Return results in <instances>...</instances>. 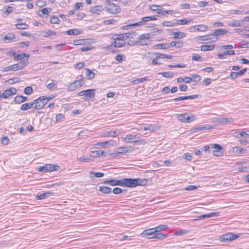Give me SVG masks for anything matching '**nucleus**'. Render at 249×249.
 I'll return each mask as SVG.
<instances>
[{"mask_svg":"<svg viewBox=\"0 0 249 249\" xmlns=\"http://www.w3.org/2000/svg\"><path fill=\"white\" fill-rule=\"evenodd\" d=\"M178 119L184 123H190L196 120L195 115L189 113L181 114L178 116Z\"/></svg>","mask_w":249,"mask_h":249,"instance_id":"obj_5","label":"nucleus"},{"mask_svg":"<svg viewBox=\"0 0 249 249\" xmlns=\"http://www.w3.org/2000/svg\"><path fill=\"white\" fill-rule=\"evenodd\" d=\"M29 56H29V54H26L25 53H23L22 54H16V55L15 56V57H14V59H17L18 60H22L25 57H26L27 58V60H28L29 58Z\"/></svg>","mask_w":249,"mask_h":249,"instance_id":"obj_32","label":"nucleus"},{"mask_svg":"<svg viewBox=\"0 0 249 249\" xmlns=\"http://www.w3.org/2000/svg\"><path fill=\"white\" fill-rule=\"evenodd\" d=\"M146 80H147V79L146 77L139 78V79H137L133 80L132 81V83L134 84H138L140 82H142L145 81Z\"/></svg>","mask_w":249,"mask_h":249,"instance_id":"obj_55","label":"nucleus"},{"mask_svg":"<svg viewBox=\"0 0 249 249\" xmlns=\"http://www.w3.org/2000/svg\"><path fill=\"white\" fill-rule=\"evenodd\" d=\"M84 84L83 80H76L74 82L71 83L68 87L69 91H72L74 90L76 88L81 87Z\"/></svg>","mask_w":249,"mask_h":249,"instance_id":"obj_8","label":"nucleus"},{"mask_svg":"<svg viewBox=\"0 0 249 249\" xmlns=\"http://www.w3.org/2000/svg\"><path fill=\"white\" fill-rule=\"evenodd\" d=\"M124 140L129 142H136L139 141L140 138L138 137L136 135H127L126 137L124 138Z\"/></svg>","mask_w":249,"mask_h":249,"instance_id":"obj_10","label":"nucleus"},{"mask_svg":"<svg viewBox=\"0 0 249 249\" xmlns=\"http://www.w3.org/2000/svg\"><path fill=\"white\" fill-rule=\"evenodd\" d=\"M54 96L52 97H45V96H41L35 100L33 102L34 108L36 109H40L43 108L44 106L48 103V102L54 98Z\"/></svg>","mask_w":249,"mask_h":249,"instance_id":"obj_2","label":"nucleus"},{"mask_svg":"<svg viewBox=\"0 0 249 249\" xmlns=\"http://www.w3.org/2000/svg\"><path fill=\"white\" fill-rule=\"evenodd\" d=\"M149 9L152 11H160L161 10V6L158 5H153L149 6Z\"/></svg>","mask_w":249,"mask_h":249,"instance_id":"obj_48","label":"nucleus"},{"mask_svg":"<svg viewBox=\"0 0 249 249\" xmlns=\"http://www.w3.org/2000/svg\"><path fill=\"white\" fill-rule=\"evenodd\" d=\"M46 165L48 172H53L56 171L59 167V166L57 165H53L52 164H47Z\"/></svg>","mask_w":249,"mask_h":249,"instance_id":"obj_27","label":"nucleus"},{"mask_svg":"<svg viewBox=\"0 0 249 249\" xmlns=\"http://www.w3.org/2000/svg\"><path fill=\"white\" fill-rule=\"evenodd\" d=\"M110 185L112 186L119 185L123 186V179L120 180L111 179Z\"/></svg>","mask_w":249,"mask_h":249,"instance_id":"obj_30","label":"nucleus"},{"mask_svg":"<svg viewBox=\"0 0 249 249\" xmlns=\"http://www.w3.org/2000/svg\"><path fill=\"white\" fill-rule=\"evenodd\" d=\"M106 3H108V4L106 7L107 12L111 14H116L120 12L121 8L119 6L114 3L110 2L108 0L106 1Z\"/></svg>","mask_w":249,"mask_h":249,"instance_id":"obj_4","label":"nucleus"},{"mask_svg":"<svg viewBox=\"0 0 249 249\" xmlns=\"http://www.w3.org/2000/svg\"><path fill=\"white\" fill-rule=\"evenodd\" d=\"M92 153L93 154H95V155L92 156V157H99L100 156H106V154L104 151H92Z\"/></svg>","mask_w":249,"mask_h":249,"instance_id":"obj_43","label":"nucleus"},{"mask_svg":"<svg viewBox=\"0 0 249 249\" xmlns=\"http://www.w3.org/2000/svg\"><path fill=\"white\" fill-rule=\"evenodd\" d=\"M117 131H105L103 132L102 135L101 137H115L117 135H118L119 133H117Z\"/></svg>","mask_w":249,"mask_h":249,"instance_id":"obj_13","label":"nucleus"},{"mask_svg":"<svg viewBox=\"0 0 249 249\" xmlns=\"http://www.w3.org/2000/svg\"><path fill=\"white\" fill-rule=\"evenodd\" d=\"M157 129V127L153 124H150L148 125L147 127L144 126L143 129L144 130H150L151 131H154Z\"/></svg>","mask_w":249,"mask_h":249,"instance_id":"obj_47","label":"nucleus"},{"mask_svg":"<svg viewBox=\"0 0 249 249\" xmlns=\"http://www.w3.org/2000/svg\"><path fill=\"white\" fill-rule=\"evenodd\" d=\"M218 121L221 123L226 124L231 123L232 121V119L229 118H220L218 119Z\"/></svg>","mask_w":249,"mask_h":249,"instance_id":"obj_40","label":"nucleus"},{"mask_svg":"<svg viewBox=\"0 0 249 249\" xmlns=\"http://www.w3.org/2000/svg\"><path fill=\"white\" fill-rule=\"evenodd\" d=\"M188 232V231L184 230H180L178 231H177L173 233V235H179L181 234H186Z\"/></svg>","mask_w":249,"mask_h":249,"instance_id":"obj_56","label":"nucleus"},{"mask_svg":"<svg viewBox=\"0 0 249 249\" xmlns=\"http://www.w3.org/2000/svg\"><path fill=\"white\" fill-rule=\"evenodd\" d=\"M197 38V40L200 42L204 41H209L211 39V38L209 37V36H198Z\"/></svg>","mask_w":249,"mask_h":249,"instance_id":"obj_41","label":"nucleus"},{"mask_svg":"<svg viewBox=\"0 0 249 249\" xmlns=\"http://www.w3.org/2000/svg\"><path fill=\"white\" fill-rule=\"evenodd\" d=\"M174 35V38L175 39H181L184 37L185 36V34L182 32H174L173 33Z\"/></svg>","mask_w":249,"mask_h":249,"instance_id":"obj_33","label":"nucleus"},{"mask_svg":"<svg viewBox=\"0 0 249 249\" xmlns=\"http://www.w3.org/2000/svg\"><path fill=\"white\" fill-rule=\"evenodd\" d=\"M155 232L156 231H155L153 228L146 229L142 231V235L143 237L147 235H154Z\"/></svg>","mask_w":249,"mask_h":249,"instance_id":"obj_15","label":"nucleus"},{"mask_svg":"<svg viewBox=\"0 0 249 249\" xmlns=\"http://www.w3.org/2000/svg\"><path fill=\"white\" fill-rule=\"evenodd\" d=\"M46 83H47V87L49 89H52L53 87L55 85L54 81L53 80H49L48 79L47 80Z\"/></svg>","mask_w":249,"mask_h":249,"instance_id":"obj_45","label":"nucleus"},{"mask_svg":"<svg viewBox=\"0 0 249 249\" xmlns=\"http://www.w3.org/2000/svg\"><path fill=\"white\" fill-rule=\"evenodd\" d=\"M197 94H194L193 95L191 96H182V97H179L176 98H175L173 99L174 101H181L185 99H195L197 98Z\"/></svg>","mask_w":249,"mask_h":249,"instance_id":"obj_16","label":"nucleus"},{"mask_svg":"<svg viewBox=\"0 0 249 249\" xmlns=\"http://www.w3.org/2000/svg\"><path fill=\"white\" fill-rule=\"evenodd\" d=\"M85 74L89 79H91L95 76V73L89 69H85Z\"/></svg>","mask_w":249,"mask_h":249,"instance_id":"obj_24","label":"nucleus"},{"mask_svg":"<svg viewBox=\"0 0 249 249\" xmlns=\"http://www.w3.org/2000/svg\"><path fill=\"white\" fill-rule=\"evenodd\" d=\"M201 79V77L199 75L194 74L192 75L191 77V80L194 81L195 82H198L200 81Z\"/></svg>","mask_w":249,"mask_h":249,"instance_id":"obj_59","label":"nucleus"},{"mask_svg":"<svg viewBox=\"0 0 249 249\" xmlns=\"http://www.w3.org/2000/svg\"><path fill=\"white\" fill-rule=\"evenodd\" d=\"M78 161L79 162H89L90 161L92 160L90 158H85V157H81L78 158L77 159Z\"/></svg>","mask_w":249,"mask_h":249,"instance_id":"obj_50","label":"nucleus"},{"mask_svg":"<svg viewBox=\"0 0 249 249\" xmlns=\"http://www.w3.org/2000/svg\"><path fill=\"white\" fill-rule=\"evenodd\" d=\"M25 66V63L22 62L21 63L15 64L12 65H10L8 67L4 68L3 70V71H16L24 68Z\"/></svg>","mask_w":249,"mask_h":249,"instance_id":"obj_7","label":"nucleus"},{"mask_svg":"<svg viewBox=\"0 0 249 249\" xmlns=\"http://www.w3.org/2000/svg\"><path fill=\"white\" fill-rule=\"evenodd\" d=\"M112 192L113 194L118 195L121 194L122 192V190L120 188L115 187L113 189Z\"/></svg>","mask_w":249,"mask_h":249,"instance_id":"obj_63","label":"nucleus"},{"mask_svg":"<svg viewBox=\"0 0 249 249\" xmlns=\"http://www.w3.org/2000/svg\"><path fill=\"white\" fill-rule=\"evenodd\" d=\"M159 74L162 75L164 77L169 78L173 77V74L170 72H163L159 73Z\"/></svg>","mask_w":249,"mask_h":249,"instance_id":"obj_51","label":"nucleus"},{"mask_svg":"<svg viewBox=\"0 0 249 249\" xmlns=\"http://www.w3.org/2000/svg\"><path fill=\"white\" fill-rule=\"evenodd\" d=\"M153 48L154 49H167L170 48V46L168 43H162L155 45Z\"/></svg>","mask_w":249,"mask_h":249,"instance_id":"obj_17","label":"nucleus"},{"mask_svg":"<svg viewBox=\"0 0 249 249\" xmlns=\"http://www.w3.org/2000/svg\"><path fill=\"white\" fill-rule=\"evenodd\" d=\"M99 92V91H98L97 89H89L82 90L80 91L79 93H91L92 92Z\"/></svg>","mask_w":249,"mask_h":249,"instance_id":"obj_49","label":"nucleus"},{"mask_svg":"<svg viewBox=\"0 0 249 249\" xmlns=\"http://www.w3.org/2000/svg\"><path fill=\"white\" fill-rule=\"evenodd\" d=\"M162 25L166 27H173L176 25V22H173L170 21H165L162 23Z\"/></svg>","mask_w":249,"mask_h":249,"instance_id":"obj_44","label":"nucleus"},{"mask_svg":"<svg viewBox=\"0 0 249 249\" xmlns=\"http://www.w3.org/2000/svg\"><path fill=\"white\" fill-rule=\"evenodd\" d=\"M73 43L75 45H80L84 44L85 41L84 39H78L74 40Z\"/></svg>","mask_w":249,"mask_h":249,"instance_id":"obj_58","label":"nucleus"},{"mask_svg":"<svg viewBox=\"0 0 249 249\" xmlns=\"http://www.w3.org/2000/svg\"><path fill=\"white\" fill-rule=\"evenodd\" d=\"M55 32L53 31H43L42 32V35L44 37H47L55 35Z\"/></svg>","mask_w":249,"mask_h":249,"instance_id":"obj_38","label":"nucleus"},{"mask_svg":"<svg viewBox=\"0 0 249 249\" xmlns=\"http://www.w3.org/2000/svg\"><path fill=\"white\" fill-rule=\"evenodd\" d=\"M247 150L246 149L241 148L239 146H236L233 148V152L236 153H246Z\"/></svg>","mask_w":249,"mask_h":249,"instance_id":"obj_25","label":"nucleus"},{"mask_svg":"<svg viewBox=\"0 0 249 249\" xmlns=\"http://www.w3.org/2000/svg\"><path fill=\"white\" fill-rule=\"evenodd\" d=\"M64 118V115L63 114L59 113L56 116V121L59 122L61 121Z\"/></svg>","mask_w":249,"mask_h":249,"instance_id":"obj_64","label":"nucleus"},{"mask_svg":"<svg viewBox=\"0 0 249 249\" xmlns=\"http://www.w3.org/2000/svg\"><path fill=\"white\" fill-rule=\"evenodd\" d=\"M212 128V127H210L209 125H205V126H198V127H195V128H193L192 130H191V131L193 132L196 133V132H197L199 131H202L203 130H208Z\"/></svg>","mask_w":249,"mask_h":249,"instance_id":"obj_18","label":"nucleus"},{"mask_svg":"<svg viewBox=\"0 0 249 249\" xmlns=\"http://www.w3.org/2000/svg\"><path fill=\"white\" fill-rule=\"evenodd\" d=\"M101 6H95L92 7L90 10L91 12L93 13H96L97 14H99L101 12Z\"/></svg>","mask_w":249,"mask_h":249,"instance_id":"obj_39","label":"nucleus"},{"mask_svg":"<svg viewBox=\"0 0 249 249\" xmlns=\"http://www.w3.org/2000/svg\"><path fill=\"white\" fill-rule=\"evenodd\" d=\"M17 89L14 88H10L5 90L2 93H16Z\"/></svg>","mask_w":249,"mask_h":249,"instance_id":"obj_46","label":"nucleus"},{"mask_svg":"<svg viewBox=\"0 0 249 249\" xmlns=\"http://www.w3.org/2000/svg\"><path fill=\"white\" fill-rule=\"evenodd\" d=\"M50 21L52 23L57 24L59 21V19L57 17L55 16H53L50 18Z\"/></svg>","mask_w":249,"mask_h":249,"instance_id":"obj_57","label":"nucleus"},{"mask_svg":"<svg viewBox=\"0 0 249 249\" xmlns=\"http://www.w3.org/2000/svg\"><path fill=\"white\" fill-rule=\"evenodd\" d=\"M16 27L18 29H26L29 27V25L26 23H18L16 24Z\"/></svg>","mask_w":249,"mask_h":249,"instance_id":"obj_42","label":"nucleus"},{"mask_svg":"<svg viewBox=\"0 0 249 249\" xmlns=\"http://www.w3.org/2000/svg\"><path fill=\"white\" fill-rule=\"evenodd\" d=\"M14 8L12 6H8L7 10L4 12V14L6 16H8L10 13L13 11Z\"/></svg>","mask_w":249,"mask_h":249,"instance_id":"obj_62","label":"nucleus"},{"mask_svg":"<svg viewBox=\"0 0 249 249\" xmlns=\"http://www.w3.org/2000/svg\"><path fill=\"white\" fill-rule=\"evenodd\" d=\"M213 148H215L213 151V154L215 156H219L223 154V151L221 146L218 144H213L212 145Z\"/></svg>","mask_w":249,"mask_h":249,"instance_id":"obj_9","label":"nucleus"},{"mask_svg":"<svg viewBox=\"0 0 249 249\" xmlns=\"http://www.w3.org/2000/svg\"><path fill=\"white\" fill-rule=\"evenodd\" d=\"M192 21V20H187L186 19L177 20L176 22V25L177 24L185 25Z\"/></svg>","mask_w":249,"mask_h":249,"instance_id":"obj_37","label":"nucleus"},{"mask_svg":"<svg viewBox=\"0 0 249 249\" xmlns=\"http://www.w3.org/2000/svg\"><path fill=\"white\" fill-rule=\"evenodd\" d=\"M168 236V234H165L161 233L159 232H155L154 235L152 237H149L150 239H164Z\"/></svg>","mask_w":249,"mask_h":249,"instance_id":"obj_11","label":"nucleus"},{"mask_svg":"<svg viewBox=\"0 0 249 249\" xmlns=\"http://www.w3.org/2000/svg\"><path fill=\"white\" fill-rule=\"evenodd\" d=\"M219 215H220V212L212 213H210L209 214H202L199 216H198L197 219H205V218H210V217H213V216H218Z\"/></svg>","mask_w":249,"mask_h":249,"instance_id":"obj_12","label":"nucleus"},{"mask_svg":"<svg viewBox=\"0 0 249 249\" xmlns=\"http://www.w3.org/2000/svg\"><path fill=\"white\" fill-rule=\"evenodd\" d=\"M139 25H140V24L137 23H133V24H128V25H125V26H123L122 27V29H123V30H128L129 28H130L131 27L137 26H139Z\"/></svg>","mask_w":249,"mask_h":249,"instance_id":"obj_52","label":"nucleus"},{"mask_svg":"<svg viewBox=\"0 0 249 249\" xmlns=\"http://www.w3.org/2000/svg\"><path fill=\"white\" fill-rule=\"evenodd\" d=\"M15 38V36L13 33H9L6 36H5L3 38V39L4 40H7V42H11L14 41V39Z\"/></svg>","mask_w":249,"mask_h":249,"instance_id":"obj_22","label":"nucleus"},{"mask_svg":"<svg viewBox=\"0 0 249 249\" xmlns=\"http://www.w3.org/2000/svg\"><path fill=\"white\" fill-rule=\"evenodd\" d=\"M239 236L231 232L224 234L219 237L221 242L231 241L238 238Z\"/></svg>","mask_w":249,"mask_h":249,"instance_id":"obj_6","label":"nucleus"},{"mask_svg":"<svg viewBox=\"0 0 249 249\" xmlns=\"http://www.w3.org/2000/svg\"><path fill=\"white\" fill-rule=\"evenodd\" d=\"M215 47L214 45H202L200 47V49L202 51H211L214 49Z\"/></svg>","mask_w":249,"mask_h":249,"instance_id":"obj_31","label":"nucleus"},{"mask_svg":"<svg viewBox=\"0 0 249 249\" xmlns=\"http://www.w3.org/2000/svg\"><path fill=\"white\" fill-rule=\"evenodd\" d=\"M99 191L103 194H107L111 193V188L107 186H101L99 187Z\"/></svg>","mask_w":249,"mask_h":249,"instance_id":"obj_20","label":"nucleus"},{"mask_svg":"<svg viewBox=\"0 0 249 249\" xmlns=\"http://www.w3.org/2000/svg\"><path fill=\"white\" fill-rule=\"evenodd\" d=\"M227 33H228V31L227 30H224V29H216V30H215L213 33L212 34V35L220 36V35L226 34Z\"/></svg>","mask_w":249,"mask_h":249,"instance_id":"obj_23","label":"nucleus"},{"mask_svg":"<svg viewBox=\"0 0 249 249\" xmlns=\"http://www.w3.org/2000/svg\"><path fill=\"white\" fill-rule=\"evenodd\" d=\"M168 228V226L166 225H161L159 226H157L155 228H154L153 229L156 232H160L164 230H166Z\"/></svg>","mask_w":249,"mask_h":249,"instance_id":"obj_34","label":"nucleus"},{"mask_svg":"<svg viewBox=\"0 0 249 249\" xmlns=\"http://www.w3.org/2000/svg\"><path fill=\"white\" fill-rule=\"evenodd\" d=\"M89 175L90 178H101L104 176V173L101 172L95 173L93 171H90L89 173Z\"/></svg>","mask_w":249,"mask_h":249,"instance_id":"obj_21","label":"nucleus"},{"mask_svg":"<svg viewBox=\"0 0 249 249\" xmlns=\"http://www.w3.org/2000/svg\"><path fill=\"white\" fill-rule=\"evenodd\" d=\"M229 25L231 27H241V24H240L239 21L237 20H234L232 22L230 23Z\"/></svg>","mask_w":249,"mask_h":249,"instance_id":"obj_54","label":"nucleus"},{"mask_svg":"<svg viewBox=\"0 0 249 249\" xmlns=\"http://www.w3.org/2000/svg\"><path fill=\"white\" fill-rule=\"evenodd\" d=\"M147 182V180L144 178H123V186L132 188L137 186H144Z\"/></svg>","mask_w":249,"mask_h":249,"instance_id":"obj_1","label":"nucleus"},{"mask_svg":"<svg viewBox=\"0 0 249 249\" xmlns=\"http://www.w3.org/2000/svg\"><path fill=\"white\" fill-rule=\"evenodd\" d=\"M153 54H154L155 55L156 59L164 58L165 54L160 53H154Z\"/></svg>","mask_w":249,"mask_h":249,"instance_id":"obj_60","label":"nucleus"},{"mask_svg":"<svg viewBox=\"0 0 249 249\" xmlns=\"http://www.w3.org/2000/svg\"><path fill=\"white\" fill-rule=\"evenodd\" d=\"M66 34L68 35H77L80 34L81 32L77 29H71L66 31Z\"/></svg>","mask_w":249,"mask_h":249,"instance_id":"obj_28","label":"nucleus"},{"mask_svg":"<svg viewBox=\"0 0 249 249\" xmlns=\"http://www.w3.org/2000/svg\"><path fill=\"white\" fill-rule=\"evenodd\" d=\"M245 136H249V130L247 131L246 132L245 131H242L240 132H236L234 133L233 136L239 138L241 137H243Z\"/></svg>","mask_w":249,"mask_h":249,"instance_id":"obj_19","label":"nucleus"},{"mask_svg":"<svg viewBox=\"0 0 249 249\" xmlns=\"http://www.w3.org/2000/svg\"><path fill=\"white\" fill-rule=\"evenodd\" d=\"M125 44V42L124 40H121L119 41V40L114 39V41L113 42L111 43V45H113L115 47H121L124 46Z\"/></svg>","mask_w":249,"mask_h":249,"instance_id":"obj_14","label":"nucleus"},{"mask_svg":"<svg viewBox=\"0 0 249 249\" xmlns=\"http://www.w3.org/2000/svg\"><path fill=\"white\" fill-rule=\"evenodd\" d=\"M197 26L198 27L196 29L197 31H205L208 28L207 26L204 25H199Z\"/></svg>","mask_w":249,"mask_h":249,"instance_id":"obj_61","label":"nucleus"},{"mask_svg":"<svg viewBox=\"0 0 249 249\" xmlns=\"http://www.w3.org/2000/svg\"><path fill=\"white\" fill-rule=\"evenodd\" d=\"M127 150H128V148L127 147H121L117 148L116 149V151L119 154V155L120 156L121 154L127 152Z\"/></svg>","mask_w":249,"mask_h":249,"instance_id":"obj_36","label":"nucleus"},{"mask_svg":"<svg viewBox=\"0 0 249 249\" xmlns=\"http://www.w3.org/2000/svg\"><path fill=\"white\" fill-rule=\"evenodd\" d=\"M125 38H133L134 36H136L137 34L136 32L132 33H127L124 34Z\"/></svg>","mask_w":249,"mask_h":249,"instance_id":"obj_53","label":"nucleus"},{"mask_svg":"<svg viewBox=\"0 0 249 249\" xmlns=\"http://www.w3.org/2000/svg\"><path fill=\"white\" fill-rule=\"evenodd\" d=\"M151 38V35L149 34H143L141 35L137 38V45L145 46L150 44L149 39Z\"/></svg>","mask_w":249,"mask_h":249,"instance_id":"obj_3","label":"nucleus"},{"mask_svg":"<svg viewBox=\"0 0 249 249\" xmlns=\"http://www.w3.org/2000/svg\"><path fill=\"white\" fill-rule=\"evenodd\" d=\"M183 45V43L181 41H172L169 46L170 47H175L177 48H179L181 47Z\"/></svg>","mask_w":249,"mask_h":249,"instance_id":"obj_29","label":"nucleus"},{"mask_svg":"<svg viewBox=\"0 0 249 249\" xmlns=\"http://www.w3.org/2000/svg\"><path fill=\"white\" fill-rule=\"evenodd\" d=\"M26 100V98L20 95L17 96L15 98V101L16 103H21Z\"/></svg>","mask_w":249,"mask_h":249,"instance_id":"obj_35","label":"nucleus"},{"mask_svg":"<svg viewBox=\"0 0 249 249\" xmlns=\"http://www.w3.org/2000/svg\"><path fill=\"white\" fill-rule=\"evenodd\" d=\"M34 105H33V103H25L22 105L20 107V109L22 110H26L31 108H34Z\"/></svg>","mask_w":249,"mask_h":249,"instance_id":"obj_26","label":"nucleus"}]
</instances>
